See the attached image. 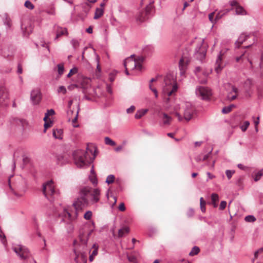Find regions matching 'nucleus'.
<instances>
[{
    "label": "nucleus",
    "instance_id": "864d4df0",
    "mask_svg": "<svg viewBox=\"0 0 263 263\" xmlns=\"http://www.w3.org/2000/svg\"><path fill=\"white\" fill-rule=\"evenodd\" d=\"M227 206V202L226 201H221L219 205V209L220 210H224Z\"/></svg>",
    "mask_w": 263,
    "mask_h": 263
},
{
    "label": "nucleus",
    "instance_id": "680f3d73",
    "mask_svg": "<svg viewBox=\"0 0 263 263\" xmlns=\"http://www.w3.org/2000/svg\"><path fill=\"white\" fill-rule=\"evenodd\" d=\"M46 114H48V116L49 115H53L55 114L54 110L53 109H50L47 110V111Z\"/></svg>",
    "mask_w": 263,
    "mask_h": 263
},
{
    "label": "nucleus",
    "instance_id": "79ce46f5",
    "mask_svg": "<svg viewBox=\"0 0 263 263\" xmlns=\"http://www.w3.org/2000/svg\"><path fill=\"white\" fill-rule=\"evenodd\" d=\"M71 44L74 50H76L79 47L80 45L79 42L75 39H72L71 41Z\"/></svg>",
    "mask_w": 263,
    "mask_h": 263
},
{
    "label": "nucleus",
    "instance_id": "9d476101",
    "mask_svg": "<svg viewBox=\"0 0 263 263\" xmlns=\"http://www.w3.org/2000/svg\"><path fill=\"white\" fill-rule=\"evenodd\" d=\"M41 99V93L39 89H34L31 91L30 100L33 105L39 104Z\"/></svg>",
    "mask_w": 263,
    "mask_h": 263
},
{
    "label": "nucleus",
    "instance_id": "338daca9",
    "mask_svg": "<svg viewBox=\"0 0 263 263\" xmlns=\"http://www.w3.org/2000/svg\"><path fill=\"white\" fill-rule=\"evenodd\" d=\"M237 166L239 168H240V170H246V168H247V166H244L243 164H238L237 165Z\"/></svg>",
    "mask_w": 263,
    "mask_h": 263
},
{
    "label": "nucleus",
    "instance_id": "603ef678",
    "mask_svg": "<svg viewBox=\"0 0 263 263\" xmlns=\"http://www.w3.org/2000/svg\"><path fill=\"white\" fill-rule=\"evenodd\" d=\"M58 92L59 93L62 92L63 94H65L67 92L66 88L63 86H61L59 87L58 89Z\"/></svg>",
    "mask_w": 263,
    "mask_h": 263
},
{
    "label": "nucleus",
    "instance_id": "ddd939ff",
    "mask_svg": "<svg viewBox=\"0 0 263 263\" xmlns=\"http://www.w3.org/2000/svg\"><path fill=\"white\" fill-rule=\"evenodd\" d=\"M206 52V49L202 47L201 44H199L195 49L196 57L200 61H202L205 58Z\"/></svg>",
    "mask_w": 263,
    "mask_h": 263
},
{
    "label": "nucleus",
    "instance_id": "e433bc0d",
    "mask_svg": "<svg viewBox=\"0 0 263 263\" xmlns=\"http://www.w3.org/2000/svg\"><path fill=\"white\" fill-rule=\"evenodd\" d=\"M115 177L114 175H109L107 177L105 182L108 184L113 183L115 181Z\"/></svg>",
    "mask_w": 263,
    "mask_h": 263
},
{
    "label": "nucleus",
    "instance_id": "49530a36",
    "mask_svg": "<svg viewBox=\"0 0 263 263\" xmlns=\"http://www.w3.org/2000/svg\"><path fill=\"white\" fill-rule=\"evenodd\" d=\"M260 254L262 257H263V248L260 249L254 253V258L252 259V262L254 261L255 258H257L258 254Z\"/></svg>",
    "mask_w": 263,
    "mask_h": 263
},
{
    "label": "nucleus",
    "instance_id": "c9c22d12",
    "mask_svg": "<svg viewBox=\"0 0 263 263\" xmlns=\"http://www.w3.org/2000/svg\"><path fill=\"white\" fill-rule=\"evenodd\" d=\"M263 176V169L260 170L258 171L256 174L255 175V177L254 178V180L255 181H257L261 178V176Z\"/></svg>",
    "mask_w": 263,
    "mask_h": 263
},
{
    "label": "nucleus",
    "instance_id": "f257e3e1",
    "mask_svg": "<svg viewBox=\"0 0 263 263\" xmlns=\"http://www.w3.org/2000/svg\"><path fill=\"white\" fill-rule=\"evenodd\" d=\"M92 230H81L79 234V243L73 249L76 263H86L87 252L88 251L87 243Z\"/></svg>",
    "mask_w": 263,
    "mask_h": 263
},
{
    "label": "nucleus",
    "instance_id": "13d9d810",
    "mask_svg": "<svg viewBox=\"0 0 263 263\" xmlns=\"http://www.w3.org/2000/svg\"><path fill=\"white\" fill-rule=\"evenodd\" d=\"M119 210L121 211H124L125 210V207L124 203L122 202L119 206Z\"/></svg>",
    "mask_w": 263,
    "mask_h": 263
},
{
    "label": "nucleus",
    "instance_id": "aec40b11",
    "mask_svg": "<svg viewBox=\"0 0 263 263\" xmlns=\"http://www.w3.org/2000/svg\"><path fill=\"white\" fill-rule=\"evenodd\" d=\"M238 92V89L235 86H232V91L228 95V98L230 101L235 100L237 98L236 93Z\"/></svg>",
    "mask_w": 263,
    "mask_h": 263
},
{
    "label": "nucleus",
    "instance_id": "e2e57ef3",
    "mask_svg": "<svg viewBox=\"0 0 263 263\" xmlns=\"http://www.w3.org/2000/svg\"><path fill=\"white\" fill-rule=\"evenodd\" d=\"M15 153H14L13 154V164H12V169L13 170L15 168V167H16V161L15 160Z\"/></svg>",
    "mask_w": 263,
    "mask_h": 263
},
{
    "label": "nucleus",
    "instance_id": "0e129e2a",
    "mask_svg": "<svg viewBox=\"0 0 263 263\" xmlns=\"http://www.w3.org/2000/svg\"><path fill=\"white\" fill-rule=\"evenodd\" d=\"M17 72L18 74H21L23 72V69H22V66H21V64H18V65H17Z\"/></svg>",
    "mask_w": 263,
    "mask_h": 263
},
{
    "label": "nucleus",
    "instance_id": "09e8293b",
    "mask_svg": "<svg viewBox=\"0 0 263 263\" xmlns=\"http://www.w3.org/2000/svg\"><path fill=\"white\" fill-rule=\"evenodd\" d=\"M91 216H92V212L91 211H87L84 215V218L86 219V220H89L91 219Z\"/></svg>",
    "mask_w": 263,
    "mask_h": 263
},
{
    "label": "nucleus",
    "instance_id": "8fccbe9b",
    "mask_svg": "<svg viewBox=\"0 0 263 263\" xmlns=\"http://www.w3.org/2000/svg\"><path fill=\"white\" fill-rule=\"evenodd\" d=\"M52 125V122L51 121H50L49 122H46L44 123V132L45 133L46 131V129L50 127Z\"/></svg>",
    "mask_w": 263,
    "mask_h": 263
},
{
    "label": "nucleus",
    "instance_id": "7c9ffc66",
    "mask_svg": "<svg viewBox=\"0 0 263 263\" xmlns=\"http://www.w3.org/2000/svg\"><path fill=\"white\" fill-rule=\"evenodd\" d=\"M7 98V94L5 91L4 88L0 87V103Z\"/></svg>",
    "mask_w": 263,
    "mask_h": 263
},
{
    "label": "nucleus",
    "instance_id": "473e14b6",
    "mask_svg": "<svg viewBox=\"0 0 263 263\" xmlns=\"http://www.w3.org/2000/svg\"><path fill=\"white\" fill-rule=\"evenodd\" d=\"M230 10H229V9H226V10L220 11L216 15L215 20H219V19L221 18L222 17V16H223L226 14L228 13L230 11Z\"/></svg>",
    "mask_w": 263,
    "mask_h": 263
},
{
    "label": "nucleus",
    "instance_id": "bb28decb",
    "mask_svg": "<svg viewBox=\"0 0 263 263\" xmlns=\"http://www.w3.org/2000/svg\"><path fill=\"white\" fill-rule=\"evenodd\" d=\"M147 109H141L138 110L135 115V118L137 119H140L147 112Z\"/></svg>",
    "mask_w": 263,
    "mask_h": 263
},
{
    "label": "nucleus",
    "instance_id": "69168bd1",
    "mask_svg": "<svg viewBox=\"0 0 263 263\" xmlns=\"http://www.w3.org/2000/svg\"><path fill=\"white\" fill-rule=\"evenodd\" d=\"M214 13L212 12V13H211L209 14V20L212 22V23H213L214 22V21H213V17H214Z\"/></svg>",
    "mask_w": 263,
    "mask_h": 263
},
{
    "label": "nucleus",
    "instance_id": "f8f14e48",
    "mask_svg": "<svg viewBox=\"0 0 263 263\" xmlns=\"http://www.w3.org/2000/svg\"><path fill=\"white\" fill-rule=\"evenodd\" d=\"M9 187L12 193L17 198L22 197L26 191L25 186H21L19 184H16L15 186L16 190L12 187L11 184H9Z\"/></svg>",
    "mask_w": 263,
    "mask_h": 263
},
{
    "label": "nucleus",
    "instance_id": "b1692460",
    "mask_svg": "<svg viewBox=\"0 0 263 263\" xmlns=\"http://www.w3.org/2000/svg\"><path fill=\"white\" fill-rule=\"evenodd\" d=\"M103 13L104 8H96L93 18L95 20L98 19L103 15Z\"/></svg>",
    "mask_w": 263,
    "mask_h": 263
},
{
    "label": "nucleus",
    "instance_id": "72a5a7b5",
    "mask_svg": "<svg viewBox=\"0 0 263 263\" xmlns=\"http://www.w3.org/2000/svg\"><path fill=\"white\" fill-rule=\"evenodd\" d=\"M200 251V249L199 248V247H197V246H194L192 250L191 251V252H190L189 253V255L190 256H194L195 255H197Z\"/></svg>",
    "mask_w": 263,
    "mask_h": 263
},
{
    "label": "nucleus",
    "instance_id": "423d86ee",
    "mask_svg": "<svg viewBox=\"0 0 263 263\" xmlns=\"http://www.w3.org/2000/svg\"><path fill=\"white\" fill-rule=\"evenodd\" d=\"M12 250L18 256H19L21 259L25 260L28 258L30 255V252L28 248L22 245H16L13 246L12 247Z\"/></svg>",
    "mask_w": 263,
    "mask_h": 263
},
{
    "label": "nucleus",
    "instance_id": "4be33fe9",
    "mask_svg": "<svg viewBox=\"0 0 263 263\" xmlns=\"http://www.w3.org/2000/svg\"><path fill=\"white\" fill-rule=\"evenodd\" d=\"M162 120L163 122V124L165 125H169L171 121L172 120V118L171 117L169 116L166 113H162Z\"/></svg>",
    "mask_w": 263,
    "mask_h": 263
},
{
    "label": "nucleus",
    "instance_id": "6ab92c4d",
    "mask_svg": "<svg viewBox=\"0 0 263 263\" xmlns=\"http://www.w3.org/2000/svg\"><path fill=\"white\" fill-rule=\"evenodd\" d=\"M215 65V71L217 73H219L223 67L222 65V58L220 54H219L217 58Z\"/></svg>",
    "mask_w": 263,
    "mask_h": 263
},
{
    "label": "nucleus",
    "instance_id": "2eb2a0df",
    "mask_svg": "<svg viewBox=\"0 0 263 263\" xmlns=\"http://www.w3.org/2000/svg\"><path fill=\"white\" fill-rule=\"evenodd\" d=\"M91 249H93L92 252H91L90 250H89L90 253L89 260L90 262L92 261L94 259L95 257L98 255L99 245L95 243L92 245Z\"/></svg>",
    "mask_w": 263,
    "mask_h": 263
},
{
    "label": "nucleus",
    "instance_id": "5fc2aeb1",
    "mask_svg": "<svg viewBox=\"0 0 263 263\" xmlns=\"http://www.w3.org/2000/svg\"><path fill=\"white\" fill-rule=\"evenodd\" d=\"M135 109H136L135 106L134 105H132V106H130V107H129L128 108H127L126 109V112L127 114H131L134 112V111L135 110Z\"/></svg>",
    "mask_w": 263,
    "mask_h": 263
},
{
    "label": "nucleus",
    "instance_id": "a878e982",
    "mask_svg": "<svg viewBox=\"0 0 263 263\" xmlns=\"http://www.w3.org/2000/svg\"><path fill=\"white\" fill-rule=\"evenodd\" d=\"M81 6L83 8V11L86 14L89 12L91 8V5L87 2L81 4Z\"/></svg>",
    "mask_w": 263,
    "mask_h": 263
},
{
    "label": "nucleus",
    "instance_id": "f704fd0d",
    "mask_svg": "<svg viewBox=\"0 0 263 263\" xmlns=\"http://www.w3.org/2000/svg\"><path fill=\"white\" fill-rule=\"evenodd\" d=\"M105 143L106 145H110V146H115L116 145V143L112 140H111L110 138L108 137H106L104 139Z\"/></svg>",
    "mask_w": 263,
    "mask_h": 263
},
{
    "label": "nucleus",
    "instance_id": "4c0bfd02",
    "mask_svg": "<svg viewBox=\"0 0 263 263\" xmlns=\"http://www.w3.org/2000/svg\"><path fill=\"white\" fill-rule=\"evenodd\" d=\"M200 209L202 212L204 213L205 212V204L206 203L204 201L203 198L201 197L200 199Z\"/></svg>",
    "mask_w": 263,
    "mask_h": 263
},
{
    "label": "nucleus",
    "instance_id": "bf43d9fd",
    "mask_svg": "<svg viewBox=\"0 0 263 263\" xmlns=\"http://www.w3.org/2000/svg\"><path fill=\"white\" fill-rule=\"evenodd\" d=\"M144 60V58L143 57H138L137 58L135 59L133 61H136L140 63H142Z\"/></svg>",
    "mask_w": 263,
    "mask_h": 263
},
{
    "label": "nucleus",
    "instance_id": "1a4fd4ad",
    "mask_svg": "<svg viewBox=\"0 0 263 263\" xmlns=\"http://www.w3.org/2000/svg\"><path fill=\"white\" fill-rule=\"evenodd\" d=\"M88 188L90 189V192L87 195V197H90L89 203L93 204L97 203L100 198V190L98 188L93 190L89 187Z\"/></svg>",
    "mask_w": 263,
    "mask_h": 263
},
{
    "label": "nucleus",
    "instance_id": "37998d69",
    "mask_svg": "<svg viewBox=\"0 0 263 263\" xmlns=\"http://www.w3.org/2000/svg\"><path fill=\"white\" fill-rule=\"evenodd\" d=\"M24 6L29 10H32L34 7V5L29 1H26L25 2Z\"/></svg>",
    "mask_w": 263,
    "mask_h": 263
},
{
    "label": "nucleus",
    "instance_id": "c85d7f7f",
    "mask_svg": "<svg viewBox=\"0 0 263 263\" xmlns=\"http://www.w3.org/2000/svg\"><path fill=\"white\" fill-rule=\"evenodd\" d=\"M236 14L237 15H245L246 14V12L243 8L239 5L236 7L235 10Z\"/></svg>",
    "mask_w": 263,
    "mask_h": 263
},
{
    "label": "nucleus",
    "instance_id": "5701e85b",
    "mask_svg": "<svg viewBox=\"0 0 263 263\" xmlns=\"http://www.w3.org/2000/svg\"><path fill=\"white\" fill-rule=\"evenodd\" d=\"M211 199L212 204L214 208H216L218 206V202L219 201V196L218 194L213 193L211 195Z\"/></svg>",
    "mask_w": 263,
    "mask_h": 263
},
{
    "label": "nucleus",
    "instance_id": "58836bf2",
    "mask_svg": "<svg viewBox=\"0 0 263 263\" xmlns=\"http://www.w3.org/2000/svg\"><path fill=\"white\" fill-rule=\"evenodd\" d=\"M89 179L91 183L96 186L98 184V179L96 175H93L89 176Z\"/></svg>",
    "mask_w": 263,
    "mask_h": 263
},
{
    "label": "nucleus",
    "instance_id": "774afa93",
    "mask_svg": "<svg viewBox=\"0 0 263 263\" xmlns=\"http://www.w3.org/2000/svg\"><path fill=\"white\" fill-rule=\"evenodd\" d=\"M115 74L114 73H110L109 75V80L110 82H113L115 80Z\"/></svg>",
    "mask_w": 263,
    "mask_h": 263
},
{
    "label": "nucleus",
    "instance_id": "20e7f679",
    "mask_svg": "<svg viewBox=\"0 0 263 263\" xmlns=\"http://www.w3.org/2000/svg\"><path fill=\"white\" fill-rule=\"evenodd\" d=\"M153 3L154 1L150 2L149 5L146 7L144 11L139 12L137 14L136 16L137 22L139 23H141L152 16L154 11L153 5Z\"/></svg>",
    "mask_w": 263,
    "mask_h": 263
},
{
    "label": "nucleus",
    "instance_id": "4d7b16f0",
    "mask_svg": "<svg viewBox=\"0 0 263 263\" xmlns=\"http://www.w3.org/2000/svg\"><path fill=\"white\" fill-rule=\"evenodd\" d=\"M127 64L128 65V59H126L124 61V67L125 68V73H126V75H129V72H128V71L127 68Z\"/></svg>",
    "mask_w": 263,
    "mask_h": 263
},
{
    "label": "nucleus",
    "instance_id": "cd10ccee",
    "mask_svg": "<svg viewBox=\"0 0 263 263\" xmlns=\"http://www.w3.org/2000/svg\"><path fill=\"white\" fill-rule=\"evenodd\" d=\"M57 162L58 164L63 165L66 163L68 161L67 158H65L63 155H58L57 156Z\"/></svg>",
    "mask_w": 263,
    "mask_h": 263
},
{
    "label": "nucleus",
    "instance_id": "a19ab883",
    "mask_svg": "<svg viewBox=\"0 0 263 263\" xmlns=\"http://www.w3.org/2000/svg\"><path fill=\"white\" fill-rule=\"evenodd\" d=\"M78 69L77 67H74L73 68H72V69H71L70 70L69 73L67 75V77L70 78L73 74L77 73L78 72Z\"/></svg>",
    "mask_w": 263,
    "mask_h": 263
},
{
    "label": "nucleus",
    "instance_id": "6e6552de",
    "mask_svg": "<svg viewBox=\"0 0 263 263\" xmlns=\"http://www.w3.org/2000/svg\"><path fill=\"white\" fill-rule=\"evenodd\" d=\"M195 92L196 95L202 100H208L212 95L211 89L204 86H197Z\"/></svg>",
    "mask_w": 263,
    "mask_h": 263
},
{
    "label": "nucleus",
    "instance_id": "c756f323",
    "mask_svg": "<svg viewBox=\"0 0 263 263\" xmlns=\"http://www.w3.org/2000/svg\"><path fill=\"white\" fill-rule=\"evenodd\" d=\"M235 106V105L234 104H231L229 106H225L222 108L221 112L223 114H227L229 113L232 110V108Z\"/></svg>",
    "mask_w": 263,
    "mask_h": 263
},
{
    "label": "nucleus",
    "instance_id": "0eeeda50",
    "mask_svg": "<svg viewBox=\"0 0 263 263\" xmlns=\"http://www.w3.org/2000/svg\"><path fill=\"white\" fill-rule=\"evenodd\" d=\"M62 217L64 218H68L69 220V222H67L66 223L65 229L66 230V232L68 234H71L73 233L74 231V226L71 222L72 221L74 220L75 216H72V214L67 211L66 210H64L62 213Z\"/></svg>",
    "mask_w": 263,
    "mask_h": 263
},
{
    "label": "nucleus",
    "instance_id": "7ed1b4c3",
    "mask_svg": "<svg viewBox=\"0 0 263 263\" xmlns=\"http://www.w3.org/2000/svg\"><path fill=\"white\" fill-rule=\"evenodd\" d=\"M89 192L90 189L88 187H83L80 191V197L78 198L72 204L75 209V218L78 217L79 212L88 205L89 199L87 195Z\"/></svg>",
    "mask_w": 263,
    "mask_h": 263
},
{
    "label": "nucleus",
    "instance_id": "412c9836",
    "mask_svg": "<svg viewBox=\"0 0 263 263\" xmlns=\"http://www.w3.org/2000/svg\"><path fill=\"white\" fill-rule=\"evenodd\" d=\"M252 86V82L251 79H247L244 83V88H245L246 92L249 93L250 90Z\"/></svg>",
    "mask_w": 263,
    "mask_h": 263
},
{
    "label": "nucleus",
    "instance_id": "39448f33",
    "mask_svg": "<svg viewBox=\"0 0 263 263\" xmlns=\"http://www.w3.org/2000/svg\"><path fill=\"white\" fill-rule=\"evenodd\" d=\"M42 192L44 196L48 200L51 201V197L55 193L53 182L52 180L48 181L42 185Z\"/></svg>",
    "mask_w": 263,
    "mask_h": 263
},
{
    "label": "nucleus",
    "instance_id": "de8ad7c7",
    "mask_svg": "<svg viewBox=\"0 0 263 263\" xmlns=\"http://www.w3.org/2000/svg\"><path fill=\"white\" fill-rule=\"evenodd\" d=\"M249 125L250 122L248 121H245L243 125L240 126L241 130L242 132H245L247 129Z\"/></svg>",
    "mask_w": 263,
    "mask_h": 263
},
{
    "label": "nucleus",
    "instance_id": "a211bd4d",
    "mask_svg": "<svg viewBox=\"0 0 263 263\" xmlns=\"http://www.w3.org/2000/svg\"><path fill=\"white\" fill-rule=\"evenodd\" d=\"M128 66L130 65L132 68H136L139 70H141L142 69V63H140L136 61H133L132 59H128Z\"/></svg>",
    "mask_w": 263,
    "mask_h": 263
},
{
    "label": "nucleus",
    "instance_id": "4468645a",
    "mask_svg": "<svg viewBox=\"0 0 263 263\" xmlns=\"http://www.w3.org/2000/svg\"><path fill=\"white\" fill-rule=\"evenodd\" d=\"M54 30L56 32L55 40H57L59 37L63 35H68V33L66 28H63L58 25L54 26Z\"/></svg>",
    "mask_w": 263,
    "mask_h": 263
},
{
    "label": "nucleus",
    "instance_id": "9b49d317",
    "mask_svg": "<svg viewBox=\"0 0 263 263\" xmlns=\"http://www.w3.org/2000/svg\"><path fill=\"white\" fill-rule=\"evenodd\" d=\"M190 62V58L186 55H183L180 59L179 62V68L181 75L185 73L187 66Z\"/></svg>",
    "mask_w": 263,
    "mask_h": 263
},
{
    "label": "nucleus",
    "instance_id": "a18cd8bd",
    "mask_svg": "<svg viewBox=\"0 0 263 263\" xmlns=\"http://www.w3.org/2000/svg\"><path fill=\"white\" fill-rule=\"evenodd\" d=\"M177 89L178 86L177 84L176 83H174L172 90L167 92L168 96H171L174 92H176L177 91Z\"/></svg>",
    "mask_w": 263,
    "mask_h": 263
},
{
    "label": "nucleus",
    "instance_id": "052dcab7",
    "mask_svg": "<svg viewBox=\"0 0 263 263\" xmlns=\"http://www.w3.org/2000/svg\"><path fill=\"white\" fill-rule=\"evenodd\" d=\"M230 4L232 7L236 6V7L237 6H239L238 2L234 0L230 1Z\"/></svg>",
    "mask_w": 263,
    "mask_h": 263
},
{
    "label": "nucleus",
    "instance_id": "6e6d98bb",
    "mask_svg": "<svg viewBox=\"0 0 263 263\" xmlns=\"http://www.w3.org/2000/svg\"><path fill=\"white\" fill-rule=\"evenodd\" d=\"M149 87L150 89L155 93V97L157 98L158 97V92H157V90L156 88H152L151 84H150L149 85Z\"/></svg>",
    "mask_w": 263,
    "mask_h": 263
},
{
    "label": "nucleus",
    "instance_id": "dca6fc26",
    "mask_svg": "<svg viewBox=\"0 0 263 263\" xmlns=\"http://www.w3.org/2000/svg\"><path fill=\"white\" fill-rule=\"evenodd\" d=\"M250 34H247L246 33H242L238 38L237 40L235 42V45L236 48H239L240 46L248 38L250 37Z\"/></svg>",
    "mask_w": 263,
    "mask_h": 263
},
{
    "label": "nucleus",
    "instance_id": "c03bdc74",
    "mask_svg": "<svg viewBox=\"0 0 263 263\" xmlns=\"http://www.w3.org/2000/svg\"><path fill=\"white\" fill-rule=\"evenodd\" d=\"M58 73L60 76H61L63 74L64 71V65L63 64H59L58 65Z\"/></svg>",
    "mask_w": 263,
    "mask_h": 263
},
{
    "label": "nucleus",
    "instance_id": "f03ea898",
    "mask_svg": "<svg viewBox=\"0 0 263 263\" xmlns=\"http://www.w3.org/2000/svg\"><path fill=\"white\" fill-rule=\"evenodd\" d=\"M93 150L89 149L88 147L86 151L79 149L73 153V158L76 165L78 167H83L88 166L91 163L95 158V155L91 157Z\"/></svg>",
    "mask_w": 263,
    "mask_h": 263
},
{
    "label": "nucleus",
    "instance_id": "2f4dec72",
    "mask_svg": "<svg viewBox=\"0 0 263 263\" xmlns=\"http://www.w3.org/2000/svg\"><path fill=\"white\" fill-rule=\"evenodd\" d=\"M129 231V229L128 227H124L119 230L118 235L119 237H123L125 233H128Z\"/></svg>",
    "mask_w": 263,
    "mask_h": 263
},
{
    "label": "nucleus",
    "instance_id": "3c124183",
    "mask_svg": "<svg viewBox=\"0 0 263 263\" xmlns=\"http://www.w3.org/2000/svg\"><path fill=\"white\" fill-rule=\"evenodd\" d=\"M234 173L235 171L232 170H228L226 171V174L229 179H230L232 177V175L234 174Z\"/></svg>",
    "mask_w": 263,
    "mask_h": 263
},
{
    "label": "nucleus",
    "instance_id": "ea45409f",
    "mask_svg": "<svg viewBox=\"0 0 263 263\" xmlns=\"http://www.w3.org/2000/svg\"><path fill=\"white\" fill-rule=\"evenodd\" d=\"M245 220L248 222H253L256 220V218L253 215H248L245 217Z\"/></svg>",
    "mask_w": 263,
    "mask_h": 263
},
{
    "label": "nucleus",
    "instance_id": "393cba45",
    "mask_svg": "<svg viewBox=\"0 0 263 263\" xmlns=\"http://www.w3.org/2000/svg\"><path fill=\"white\" fill-rule=\"evenodd\" d=\"M63 130L61 129H53V136L55 139H62Z\"/></svg>",
    "mask_w": 263,
    "mask_h": 263
},
{
    "label": "nucleus",
    "instance_id": "f3484780",
    "mask_svg": "<svg viewBox=\"0 0 263 263\" xmlns=\"http://www.w3.org/2000/svg\"><path fill=\"white\" fill-rule=\"evenodd\" d=\"M193 110V109L191 106H186V108L185 109L184 112V118L186 120L189 121L192 119Z\"/></svg>",
    "mask_w": 263,
    "mask_h": 263
}]
</instances>
